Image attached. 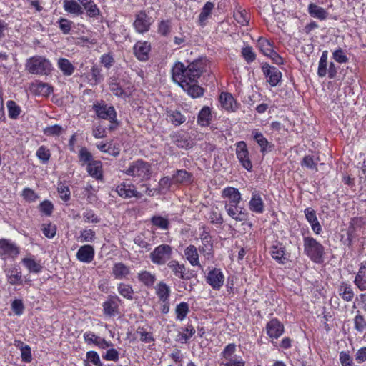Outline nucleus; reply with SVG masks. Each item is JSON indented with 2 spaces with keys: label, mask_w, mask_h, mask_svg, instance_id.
Returning a JSON list of instances; mask_svg holds the SVG:
<instances>
[{
  "label": "nucleus",
  "mask_w": 366,
  "mask_h": 366,
  "mask_svg": "<svg viewBox=\"0 0 366 366\" xmlns=\"http://www.w3.org/2000/svg\"><path fill=\"white\" fill-rule=\"evenodd\" d=\"M172 248L168 244H161L150 253L151 261L156 264L163 265L172 257Z\"/></svg>",
  "instance_id": "obj_5"
},
{
  "label": "nucleus",
  "mask_w": 366,
  "mask_h": 366,
  "mask_svg": "<svg viewBox=\"0 0 366 366\" xmlns=\"http://www.w3.org/2000/svg\"><path fill=\"white\" fill-rule=\"evenodd\" d=\"M86 170L89 174L96 179H102V164L99 160H94L87 164Z\"/></svg>",
  "instance_id": "obj_26"
},
{
  "label": "nucleus",
  "mask_w": 366,
  "mask_h": 366,
  "mask_svg": "<svg viewBox=\"0 0 366 366\" xmlns=\"http://www.w3.org/2000/svg\"><path fill=\"white\" fill-rule=\"evenodd\" d=\"M266 330L269 337L277 339L283 334L284 326L277 318H273L267 324Z\"/></svg>",
  "instance_id": "obj_15"
},
{
  "label": "nucleus",
  "mask_w": 366,
  "mask_h": 366,
  "mask_svg": "<svg viewBox=\"0 0 366 366\" xmlns=\"http://www.w3.org/2000/svg\"><path fill=\"white\" fill-rule=\"evenodd\" d=\"M118 290L124 297H132L131 295L133 293V289L130 285L121 283L118 287Z\"/></svg>",
  "instance_id": "obj_61"
},
{
  "label": "nucleus",
  "mask_w": 366,
  "mask_h": 366,
  "mask_svg": "<svg viewBox=\"0 0 366 366\" xmlns=\"http://www.w3.org/2000/svg\"><path fill=\"white\" fill-rule=\"evenodd\" d=\"M185 256L192 266H197L199 264V255L197 248L194 245H189L184 251Z\"/></svg>",
  "instance_id": "obj_32"
},
{
  "label": "nucleus",
  "mask_w": 366,
  "mask_h": 366,
  "mask_svg": "<svg viewBox=\"0 0 366 366\" xmlns=\"http://www.w3.org/2000/svg\"><path fill=\"white\" fill-rule=\"evenodd\" d=\"M169 121L175 126H179L186 121L185 117L177 110L168 112Z\"/></svg>",
  "instance_id": "obj_37"
},
{
  "label": "nucleus",
  "mask_w": 366,
  "mask_h": 366,
  "mask_svg": "<svg viewBox=\"0 0 366 366\" xmlns=\"http://www.w3.org/2000/svg\"><path fill=\"white\" fill-rule=\"evenodd\" d=\"M150 49V44L147 41H137L133 47L135 56L140 61L148 59Z\"/></svg>",
  "instance_id": "obj_17"
},
{
  "label": "nucleus",
  "mask_w": 366,
  "mask_h": 366,
  "mask_svg": "<svg viewBox=\"0 0 366 366\" xmlns=\"http://www.w3.org/2000/svg\"><path fill=\"white\" fill-rule=\"evenodd\" d=\"M124 173L139 181L149 180L152 174V167L149 163L142 159H137L132 162Z\"/></svg>",
  "instance_id": "obj_2"
},
{
  "label": "nucleus",
  "mask_w": 366,
  "mask_h": 366,
  "mask_svg": "<svg viewBox=\"0 0 366 366\" xmlns=\"http://www.w3.org/2000/svg\"><path fill=\"white\" fill-rule=\"evenodd\" d=\"M339 360L342 366H352V359L348 352L342 351Z\"/></svg>",
  "instance_id": "obj_63"
},
{
  "label": "nucleus",
  "mask_w": 366,
  "mask_h": 366,
  "mask_svg": "<svg viewBox=\"0 0 366 366\" xmlns=\"http://www.w3.org/2000/svg\"><path fill=\"white\" fill-rule=\"evenodd\" d=\"M257 47L265 56H268L274 49L270 41L263 37H259L257 41Z\"/></svg>",
  "instance_id": "obj_34"
},
{
  "label": "nucleus",
  "mask_w": 366,
  "mask_h": 366,
  "mask_svg": "<svg viewBox=\"0 0 366 366\" xmlns=\"http://www.w3.org/2000/svg\"><path fill=\"white\" fill-rule=\"evenodd\" d=\"M354 328L362 333L366 330V321L362 315H357L353 320Z\"/></svg>",
  "instance_id": "obj_47"
},
{
  "label": "nucleus",
  "mask_w": 366,
  "mask_h": 366,
  "mask_svg": "<svg viewBox=\"0 0 366 366\" xmlns=\"http://www.w3.org/2000/svg\"><path fill=\"white\" fill-rule=\"evenodd\" d=\"M84 337L86 342L94 343L102 349H106L113 346V344L111 342L105 340L104 339L96 335L92 332H85Z\"/></svg>",
  "instance_id": "obj_21"
},
{
  "label": "nucleus",
  "mask_w": 366,
  "mask_h": 366,
  "mask_svg": "<svg viewBox=\"0 0 366 366\" xmlns=\"http://www.w3.org/2000/svg\"><path fill=\"white\" fill-rule=\"evenodd\" d=\"M25 66L30 74L36 75H48L51 70L50 61L41 56L29 58Z\"/></svg>",
  "instance_id": "obj_4"
},
{
  "label": "nucleus",
  "mask_w": 366,
  "mask_h": 366,
  "mask_svg": "<svg viewBox=\"0 0 366 366\" xmlns=\"http://www.w3.org/2000/svg\"><path fill=\"white\" fill-rule=\"evenodd\" d=\"M156 293L159 297H168L169 295L170 289L168 285L164 282H160L155 287Z\"/></svg>",
  "instance_id": "obj_53"
},
{
  "label": "nucleus",
  "mask_w": 366,
  "mask_h": 366,
  "mask_svg": "<svg viewBox=\"0 0 366 366\" xmlns=\"http://www.w3.org/2000/svg\"><path fill=\"white\" fill-rule=\"evenodd\" d=\"M172 25L169 20H162L158 26V33L163 36H167L171 31Z\"/></svg>",
  "instance_id": "obj_50"
},
{
  "label": "nucleus",
  "mask_w": 366,
  "mask_h": 366,
  "mask_svg": "<svg viewBox=\"0 0 366 366\" xmlns=\"http://www.w3.org/2000/svg\"><path fill=\"white\" fill-rule=\"evenodd\" d=\"M167 267L171 269V271L177 277L185 280L189 278V277L187 275L185 272L186 268L184 264H179L176 260H171L168 262Z\"/></svg>",
  "instance_id": "obj_24"
},
{
  "label": "nucleus",
  "mask_w": 366,
  "mask_h": 366,
  "mask_svg": "<svg viewBox=\"0 0 366 366\" xmlns=\"http://www.w3.org/2000/svg\"><path fill=\"white\" fill-rule=\"evenodd\" d=\"M189 312V306L186 302H181L176 307L177 318L183 320Z\"/></svg>",
  "instance_id": "obj_51"
},
{
  "label": "nucleus",
  "mask_w": 366,
  "mask_h": 366,
  "mask_svg": "<svg viewBox=\"0 0 366 366\" xmlns=\"http://www.w3.org/2000/svg\"><path fill=\"white\" fill-rule=\"evenodd\" d=\"M152 224L162 229H167L169 228V220L161 216H153L151 218Z\"/></svg>",
  "instance_id": "obj_43"
},
{
  "label": "nucleus",
  "mask_w": 366,
  "mask_h": 366,
  "mask_svg": "<svg viewBox=\"0 0 366 366\" xmlns=\"http://www.w3.org/2000/svg\"><path fill=\"white\" fill-rule=\"evenodd\" d=\"M94 111L99 119L114 120L117 117L114 107L106 104L104 101L97 102L92 106Z\"/></svg>",
  "instance_id": "obj_6"
},
{
  "label": "nucleus",
  "mask_w": 366,
  "mask_h": 366,
  "mask_svg": "<svg viewBox=\"0 0 366 366\" xmlns=\"http://www.w3.org/2000/svg\"><path fill=\"white\" fill-rule=\"evenodd\" d=\"M11 309L16 315H21L24 310L22 300L21 299H14L11 304Z\"/></svg>",
  "instance_id": "obj_59"
},
{
  "label": "nucleus",
  "mask_w": 366,
  "mask_h": 366,
  "mask_svg": "<svg viewBox=\"0 0 366 366\" xmlns=\"http://www.w3.org/2000/svg\"><path fill=\"white\" fill-rule=\"evenodd\" d=\"M134 242L140 248H144L147 251H149L152 249V245L145 240L143 234L137 235L134 239Z\"/></svg>",
  "instance_id": "obj_60"
},
{
  "label": "nucleus",
  "mask_w": 366,
  "mask_h": 366,
  "mask_svg": "<svg viewBox=\"0 0 366 366\" xmlns=\"http://www.w3.org/2000/svg\"><path fill=\"white\" fill-rule=\"evenodd\" d=\"M110 91L117 97H126L127 95L124 90L116 80H112L109 84Z\"/></svg>",
  "instance_id": "obj_45"
},
{
  "label": "nucleus",
  "mask_w": 366,
  "mask_h": 366,
  "mask_svg": "<svg viewBox=\"0 0 366 366\" xmlns=\"http://www.w3.org/2000/svg\"><path fill=\"white\" fill-rule=\"evenodd\" d=\"M192 174L185 169H179L173 175V179L178 183L189 182Z\"/></svg>",
  "instance_id": "obj_39"
},
{
  "label": "nucleus",
  "mask_w": 366,
  "mask_h": 366,
  "mask_svg": "<svg viewBox=\"0 0 366 366\" xmlns=\"http://www.w3.org/2000/svg\"><path fill=\"white\" fill-rule=\"evenodd\" d=\"M36 157L43 163H46L49 160L51 157V153L49 149H47L45 146H41L36 151Z\"/></svg>",
  "instance_id": "obj_52"
},
{
  "label": "nucleus",
  "mask_w": 366,
  "mask_h": 366,
  "mask_svg": "<svg viewBox=\"0 0 366 366\" xmlns=\"http://www.w3.org/2000/svg\"><path fill=\"white\" fill-rule=\"evenodd\" d=\"M119 299H107L103 305L104 315L107 317H113L120 314L119 311Z\"/></svg>",
  "instance_id": "obj_13"
},
{
  "label": "nucleus",
  "mask_w": 366,
  "mask_h": 366,
  "mask_svg": "<svg viewBox=\"0 0 366 366\" xmlns=\"http://www.w3.org/2000/svg\"><path fill=\"white\" fill-rule=\"evenodd\" d=\"M222 366H244L245 362L240 357H236L232 359L224 360L221 363Z\"/></svg>",
  "instance_id": "obj_57"
},
{
  "label": "nucleus",
  "mask_w": 366,
  "mask_h": 366,
  "mask_svg": "<svg viewBox=\"0 0 366 366\" xmlns=\"http://www.w3.org/2000/svg\"><path fill=\"white\" fill-rule=\"evenodd\" d=\"M102 70L97 66H93L91 69V76L92 78L90 79V84L93 86L98 84L100 83L102 79L103 76L101 74Z\"/></svg>",
  "instance_id": "obj_41"
},
{
  "label": "nucleus",
  "mask_w": 366,
  "mask_h": 366,
  "mask_svg": "<svg viewBox=\"0 0 366 366\" xmlns=\"http://www.w3.org/2000/svg\"><path fill=\"white\" fill-rule=\"evenodd\" d=\"M234 19L241 25H247L249 22L248 14L245 10L237 11L234 13Z\"/></svg>",
  "instance_id": "obj_54"
},
{
  "label": "nucleus",
  "mask_w": 366,
  "mask_h": 366,
  "mask_svg": "<svg viewBox=\"0 0 366 366\" xmlns=\"http://www.w3.org/2000/svg\"><path fill=\"white\" fill-rule=\"evenodd\" d=\"M129 272V268L122 262L114 264L112 267V274L117 279L126 277Z\"/></svg>",
  "instance_id": "obj_30"
},
{
  "label": "nucleus",
  "mask_w": 366,
  "mask_h": 366,
  "mask_svg": "<svg viewBox=\"0 0 366 366\" xmlns=\"http://www.w3.org/2000/svg\"><path fill=\"white\" fill-rule=\"evenodd\" d=\"M212 118L211 109L209 107L204 106L199 112L197 123L202 127L208 126Z\"/></svg>",
  "instance_id": "obj_29"
},
{
  "label": "nucleus",
  "mask_w": 366,
  "mask_h": 366,
  "mask_svg": "<svg viewBox=\"0 0 366 366\" xmlns=\"http://www.w3.org/2000/svg\"><path fill=\"white\" fill-rule=\"evenodd\" d=\"M308 13L312 17L321 21L325 20L328 16V12L325 9L314 3H310L309 4Z\"/></svg>",
  "instance_id": "obj_27"
},
{
  "label": "nucleus",
  "mask_w": 366,
  "mask_h": 366,
  "mask_svg": "<svg viewBox=\"0 0 366 366\" xmlns=\"http://www.w3.org/2000/svg\"><path fill=\"white\" fill-rule=\"evenodd\" d=\"M222 107L227 111H235L237 109V102L229 93L222 92L219 96Z\"/></svg>",
  "instance_id": "obj_23"
},
{
  "label": "nucleus",
  "mask_w": 366,
  "mask_h": 366,
  "mask_svg": "<svg viewBox=\"0 0 366 366\" xmlns=\"http://www.w3.org/2000/svg\"><path fill=\"white\" fill-rule=\"evenodd\" d=\"M86 11V16L89 18L97 19L101 16V11L93 0H77Z\"/></svg>",
  "instance_id": "obj_18"
},
{
  "label": "nucleus",
  "mask_w": 366,
  "mask_h": 366,
  "mask_svg": "<svg viewBox=\"0 0 366 366\" xmlns=\"http://www.w3.org/2000/svg\"><path fill=\"white\" fill-rule=\"evenodd\" d=\"M236 154L241 165L247 171H251L252 169V164L249 157V151L247 144L244 141H240L237 143Z\"/></svg>",
  "instance_id": "obj_7"
},
{
  "label": "nucleus",
  "mask_w": 366,
  "mask_h": 366,
  "mask_svg": "<svg viewBox=\"0 0 366 366\" xmlns=\"http://www.w3.org/2000/svg\"><path fill=\"white\" fill-rule=\"evenodd\" d=\"M252 134L253 136L254 140L260 147V152L262 154H265L274 149V145L269 142L260 132L254 130L252 131Z\"/></svg>",
  "instance_id": "obj_16"
},
{
  "label": "nucleus",
  "mask_w": 366,
  "mask_h": 366,
  "mask_svg": "<svg viewBox=\"0 0 366 366\" xmlns=\"http://www.w3.org/2000/svg\"><path fill=\"white\" fill-rule=\"evenodd\" d=\"M137 333L139 335V339L142 342L145 343L154 342V338L152 333L145 331L143 327H139L137 330Z\"/></svg>",
  "instance_id": "obj_55"
},
{
  "label": "nucleus",
  "mask_w": 366,
  "mask_h": 366,
  "mask_svg": "<svg viewBox=\"0 0 366 366\" xmlns=\"http://www.w3.org/2000/svg\"><path fill=\"white\" fill-rule=\"evenodd\" d=\"M137 278L139 282H142L146 286L152 285L156 280L155 275L147 271H143L139 273Z\"/></svg>",
  "instance_id": "obj_35"
},
{
  "label": "nucleus",
  "mask_w": 366,
  "mask_h": 366,
  "mask_svg": "<svg viewBox=\"0 0 366 366\" xmlns=\"http://www.w3.org/2000/svg\"><path fill=\"white\" fill-rule=\"evenodd\" d=\"M151 24V18L144 11H141L136 15L133 25L138 33L143 34L149 31Z\"/></svg>",
  "instance_id": "obj_11"
},
{
  "label": "nucleus",
  "mask_w": 366,
  "mask_h": 366,
  "mask_svg": "<svg viewBox=\"0 0 366 366\" xmlns=\"http://www.w3.org/2000/svg\"><path fill=\"white\" fill-rule=\"evenodd\" d=\"M222 197L229 199V202H226L225 204L238 205L242 200L239 191L231 187H226L223 189Z\"/></svg>",
  "instance_id": "obj_19"
},
{
  "label": "nucleus",
  "mask_w": 366,
  "mask_h": 366,
  "mask_svg": "<svg viewBox=\"0 0 366 366\" xmlns=\"http://www.w3.org/2000/svg\"><path fill=\"white\" fill-rule=\"evenodd\" d=\"M57 191L64 202H66L70 199L71 192L68 186L61 182L58 184Z\"/></svg>",
  "instance_id": "obj_49"
},
{
  "label": "nucleus",
  "mask_w": 366,
  "mask_h": 366,
  "mask_svg": "<svg viewBox=\"0 0 366 366\" xmlns=\"http://www.w3.org/2000/svg\"><path fill=\"white\" fill-rule=\"evenodd\" d=\"M272 257L277 262L284 264L287 259L285 256V248L282 245H273L271 250Z\"/></svg>",
  "instance_id": "obj_31"
},
{
  "label": "nucleus",
  "mask_w": 366,
  "mask_h": 366,
  "mask_svg": "<svg viewBox=\"0 0 366 366\" xmlns=\"http://www.w3.org/2000/svg\"><path fill=\"white\" fill-rule=\"evenodd\" d=\"M22 262L30 272L39 273L42 269V267L40 264L36 262L34 259L24 258L22 259Z\"/></svg>",
  "instance_id": "obj_36"
},
{
  "label": "nucleus",
  "mask_w": 366,
  "mask_h": 366,
  "mask_svg": "<svg viewBox=\"0 0 366 366\" xmlns=\"http://www.w3.org/2000/svg\"><path fill=\"white\" fill-rule=\"evenodd\" d=\"M116 191L121 197L124 199L132 198L134 197L139 199L142 197V194L136 190L134 185L127 184L124 182L118 185Z\"/></svg>",
  "instance_id": "obj_14"
},
{
  "label": "nucleus",
  "mask_w": 366,
  "mask_h": 366,
  "mask_svg": "<svg viewBox=\"0 0 366 366\" xmlns=\"http://www.w3.org/2000/svg\"><path fill=\"white\" fill-rule=\"evenodd\" d=\"M59 24L60 29L64 34H68L70 32L72 24L71 21L64 18H61L59 20Z\"/></svg>",
  "instance_id": "obj_64"
},
{
  "label": "nucleus",
  "mask_w": 366,
  "mask_h": 366,
  "mask_svg": "<svg viewBox=\"0 0 366 366\" xmlns=\"http://www.w3.org/2000/svg\"><path fill=\"white\" fill-rule=\"evenodd\" d=\"M79 160L82 166L93 162L92 154L86 147H81L79 152Z\"/></svg>",
  "instance_id": "obj_40"
},
{
  "label": "nucleus",
  "mask_w": 366,
  "mask_h": 366,
  "mask_svg": "<svg viewBox=\"0 0 366 366\" xmlns=\"http://www.w3.org/2000/svg\"><path fill=\"white\" fill-rule=\"evenodd\" d=\"M42 232L43 234L49 239L53 238L56 234V228L54 224H42Z\"/></svg>",
  "instance_id": "obj_56"
},
{
  "label": "nucleus",
  "mask_w": 366,
  "mask_h": 366,
  "mask_svg": "<svg viewBox=\"0 0 366 366\" xmlns=\"http://www.w3.org/2000/svg\"><path fill=\"white\" fill-rule=\"evenodd\" d=\"M57 65L64 76H69L72 75L75 71L74 66L66 58L59 59Z\"/></svg>",
  "instance_id": "obj_28"
},
{
  "label": "nucleus",
  "mask_w": 366,
  "mask_h": 366,
  "mask_svg": "<svg viewBox=\"0 0 366 366\" xmlns=\"http://www.w3.org/2000/svg\"><path fill=\"white\" fill-rule=\"evenodd\" d=\"M241 54L244 60L248 64L253 62L256 59V54L254 52L252 46H247L242 48Z\"/></svg>",
  "instance_id": "obj_48"
},
{
  "label": "nucleus",
  "mask_w": 366,
  "mask_h": 366,
  "mask_svg": "<svg viewBox=\"0 0 366 366\" xmlns=\"http://www.w3.org/2000/svg\"><path fill=\"white\" fill-rule=\"evenodd\" d=\"M304 252L313 262L317 264L323 262L324 247L311 237H305Z\"/></svg>",
  "instance_id": "obj_3"
},
{
  "label": "nucleus",
  "mask_w": 366,
  "mask_h": 366,
  "mask_svg": "<svg viewBox=\"0 0 366 366\" xmlns=\"http://www.w3.org/2000/svg\"><path fill=\"white\" fill-rule=\"evenodd\" d=\"M214 5L212 2L207 1L200 12L199 16V23L202 26H204L206 24V21L208 17L210 16L212 9H214Z\"/></svg>",
  "instance_id": "obj_33"
},
{
  "label": "nucleus",
  "mask_w": 366,
  "mask_h": 366,
  "mask_svg": "<svg viewBox=\"0 0 366 366\" xmlns=\"http://www.w3.org/2000/svg\"><path fill=\"white\" fill-rule=\"evenodd\" d=\"M236 352V345L234 343H231L227 345L223 351L221 352V356L224 359V360L232 359L236 357H238L237 355H234V352Z\"/></svg>",
  "instance_id": "obj_44"
},
{
  "label": "nucleus",
  "mask_w": 366,
  "mask_h": 366,
  "mask_svg": "<svg viewBox=\"0 0 366 366\" xmlns=\"http://www.w3.org/2000/svg\"><path fill=\"white\" fill-rule=\"evenodd\" d=\"M332 57L335 61L340 64L346 63L349 60L341 48H338L332 53Z\"/></svg>",
  "instance_id": "obj_58"
},
{
  "label": "nucleus",
  "mask_w": 366,
  "mask_h": 366,
  "mask_svg": "<svg viewBox=\"0 0 366 366\" xmlns=\"http://www.w3.org/2000/svg\"><path fill=\"white\" fill-rule=\"evenodd\" d=\"M102 357L107 361L117 362L119 360V352L116 349L111 348L102 355Z\"/></svg>",
  "instance_id": "obj_62"
},
{
  "label": "nucleus",
  "mask_w": 366,
  "mask_h": 366,
  "mask_svg": "<svg viewBox=\"0 0 366 366\" xmlns=\"http://www.w3.org/2000/svg\"><path fill=\"white\" fill-rule=\"evenodd\" d=\"M19 253V248L11 241L1 239H0V256L3 259L7 257H16Z\"/></svg>",
  "instance_id": "obj_10"
},
{
  "label": "nucleus",
  "mask_w": 366,
  "mask_h": 366,
  "mask_svg": "<svg viewBox=\"0 0 366 366\" xmlns=\"http://www.w3.org/2000/svg\"><path fill=\"white\" fill-rule=\"evenodd\" d=\"M206 60L202 58L194 60L187 66L182 62H177L172 67V79L191 97H200L204 95V89L196 82L204 72Z\"/></svg>",
  "instance_id": "obj_1"
},
{
  "label": "nucleus",
  "mask_w": 366,
  "mask_h": 366,
  "mask_svg": "<svg viewBox=\"0 0 366 366\" xmlns=\"http://www.w3.org/2000/svg\"><path fill=\"white\" fill-rule=\"evenodd\" d=\"M9 117L11 119H15L20 114L21 108L13 100H9L6 103Z\"/></svg>",
  "instance_id": "obj_38"
},
{
  "label": "nucleus",
  "mask_w": 366,
  "mask_h": 366,
  "mask_svg": "<svg viewBox=\"0 0 366 366\" xmlns=\"http://www.w3.org/2000/svg\"><path fill=\"white\" fill-rule=\"evenodd\" d=\"M64 9L66 12L76 16L84 14L81 4L76 0H64Z\"/></svg>",
  "instance_id": "obj_25"
},
{
  "label": "nucleus",
  "mask_w": 366,
  "mask_h": 366,
  "mask_svg": "<svg viewBox=\"0 0 366 366\" xmlns=\"http://www.w3.org/2000/svg\"><path fill=\"white\" fill-rule=\"evenodd\" d=\"M224 276L220 269L214 268L209 271L207 276V282L214 290H219L223 285Z\"/></svg>",
  "instance_id": "obj_12"
},
{
  "label": "nucleus",
  "mask_w": 366,
  "mask_h": 366,
  "mask_svg": "<svg viewBox=\"0 0 366 366\" xmlns=\"http://www.w3.org/2000/svg\"><path fill=\"white\" fill-rule=\"evenodd\" d=\"M262 69L263 74L268 78L267 81L271 86H276L281 81L282 73L276 67L265 63L262 65Z\"/></svg>",
  "instance_id": "obj_8"
},
{
  "label": "nucleus",
  "mask_w": 366,
  "mask_h": 366,
  "mask_svg": "<svg viewBox=\"0 0 366 366\" xmlns=\"http://www.w3.org/2000/svg\"><path fill=\"white\" fill-rule=\"evenodd\" d=\"M64 131V129L61 126L54 124L44 128V134L46 136H59Z\"/></svg>",
  "instance_id": "obj_46"
},
{
  "label": "nucleus",
  "mask_w": 366,
  "mask_h": 366,
  "mask_svg": "<svg viewBox=\"0 0 366 366\" xmlns=\"http://www.w3.org/2000/svg\"><path fill=\"white\" fill-rule=\"evenodd\" d=\"M227 214L237 222H245L248 219L249 214L244 208L238 205L225 204Z\"/></svg>",
  "instance_id": "obj_9"
},
{
  "label": "nucleus",
  "mask_w": 366,
  "mask_h": 366,
  "mask_svg": "<svg viewBox=\"0 0 366 366\" xmlns=\"http://www.w3.org/2000/svg\"><path fill=\"white\" fill-rule=\"evenodd\" d=\"M94 249L89 244L80 247L76 253L77 259L85 263H90L94 259Z\"/></svg>",
  "instance_id": "obj_20"
},
{
  "label": "nucleus",
  "mask_w": 366,
  "mask_h": 366,
  "mask_svg": "<svg viewBox=\"0 0 366 366\" xmlns=\"http://www.w3.org/2000/svg\"><path fill=\"white\" fill-rule=\"evenodd\" d=\"M79 238L81 242H92L96 238V233L91 229H85L80 232Z\"/></svg>",
  "instance_id": "obj_42"
},
{
  "label": "nucleus",
  "mask_w": 366,
  "mask_h": 366,
  "mask_svg": "<svg viewBox=\"0 0 366 366\" xmlns=\"http://www.w3.org/2000/svg\"><path fill=\"white\" fill-rule=\"evenodd\" d=\"M249 209L257 214H262L264 210V205L259 194L254 191L252 194V198L249 202Z\"/></svg>",
  "instance_id": "obj_22"
}]
</instances>
